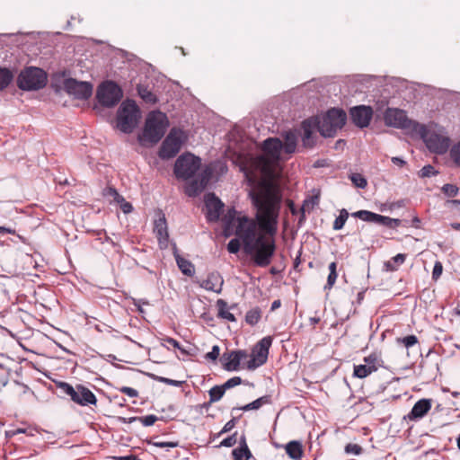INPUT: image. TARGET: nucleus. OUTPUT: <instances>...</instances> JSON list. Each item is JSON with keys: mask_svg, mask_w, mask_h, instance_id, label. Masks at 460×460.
Instances as JSON below:
<instances>
[{"mask_svg": "<svg viewBox=\"0 0 460 460\" xmlns=\"http://www.w3.org/2000/svg\"><path fill=\"white\" fill-rule=\"evenodd\" d=\"M283 137L284 142L279 137L265 139L260 146L261 154L252 159L251 168H243L249 181L256 183L250 191L256 213L255 218L240 220L237 234L243 239L248 252H258L260 265L269 263L276 250L275 235L282 199L278 183L279 163L288 159L297 145L295 132L287 131Z\"/></svg>", "mask_w": 460, "mask_h": 460, "instance_id": "nucleus-1", "label": "nucleus"}, {"mask_svg": "<svg viewBox=\"0 0 460 460\" xmlns=\"http://www.w3.org/2000/svg\"><path fill=\"white\" fill-rule=\"evenodd\" d=\"M413 137H420L428 149L435 154L442 155L448 150L451 141L446 129L437 124L416 125Z\"/></svg>", "mask_w": 460, "mask_h": 460, "instance_id": "nucleus-2", "label": "nucleus"}, {"mask_svg": "<svg viewBox=\"0 0 460 460\" xmlns=\"http://www.w3.org/2000/svg\"><path fill=\"white\" fill-rule=\"evenodd\" d=\"M169 121L167 116L159 111H151L146 119V124L140 141L144 143L156 144L164 137Z\"/></svg>", "mask_w": 460, "mask_h": 460, "instance_id": "nucleus-3", "label": "nucleus"}, {"mask_svg": "<svg viewBox=\"0 0 460 460\" xmlns=\"http://www.w3.org/2000/svg\"><path fill=\"white\" fill-rule=\"evenodd\" d=\"M140 119V111L134 101H124L117 114V127L124 133H131Z\"/></svg>", "mask_w": 460, "mask_h": 460, "instance_id": "nucleus-4", "label": "nucleus"}, {"mask_svg": "<svg viewBox=\"0 0 460 460\" xmlns=\"http://www.w3.org/2000/svg\"><path fill=\"white\" fill-rule=\"evenodd\" d=\"M48 76L44 70L36 66H28L22 70L17 77V86L23 91H37L46 86Z\"/></svg>", "mask_w": 460, "mask_h": 460, "instance_id": "nucleus-5", "label": "nucleus"}, {"mask_svg": "<svg viewBox=\"0 0 460 460\" xmlns=\"http://www.w3.org/2000/svg\"><path fill=\"white\" fill-rule=\"evenodd\" d=\"M346 119L345 111L331 109L322 118H318V130L325 137H333L344 126Z\"/></svg>", "mask_w": 460, "mask_h": 460, "instance_id": "nucleus-6", "label": "nucleus"}, {"mask_svg": "<svg viewBox=\"0 0 460 460\" xmlns=\"http://www.w3.org/2000/svg\"><path fill=\"white\" fill-rule=\"evenodd\" d=\"M201 168V159L190 153L180 155L174 164V173L177 178L188 180L195 175Z\"/></svg>", "mask_w": 460, "mask_h": 460, "instance_id": "nucleus-7", "label": "nucleus"}, {"mask_svg": "<svg viewBox=\"0 0 460 460\" xmlns=\"http://www.w3.org/2000/svg\"><path fill=\"white\" fill-rule=\"evenodd\" d=\"M384 119L385 125L405 129L412 137L417 129L415 126L420 125V123L409 119L405 111L397 108H388L384 114Z\"/></svg>", "mask_w": 460, "mask_h": 460, "instance_id": "nucleus-8", "label": "nucleus"}, {"mask_svg": "<svg viewBox=\"0 0 460 460\" xmlns=\"http://www.w3.org/2000/svg\"><path fill=\"white\" fill-rule=\"evenodd\" d=\"M185 139L186 136L182 130L175 128H172L160 147L159 156L162 159L174 157L181 150Z\"/></svg>", "mask_w": 460, "mask_h": 460, "instance_id": "nucleus-9", "label": "nucleus"}, {"mask_svg": "<svg viewBox=\"0 0 460 460\" xmlns=\"http://www.w3.org/2000/svg\"><path fill=\"white\" fill-rule=\"evenodd\" d=\"M96 97L102 106L111 108L122 98V91L115 83L107 81L98 87Z\"/></svg>", "mask_w": 460, "mask_h": 460, "instance_id": "nucleus-10", "label": "nucleus"}, {"mask_svg": "<svg viewBox=\"0 0 460 460\" xmlns=\"http://www.w3.org/2000/svg\"><path fill=\"white\" fill-rule=\"evenodd\" d=\"M272 339L270 336L262 338L252 351V354L248 355V361L246 367L250 370H253L262 366L268 358L269 349L271 346Z\"/></svg>", "mask_w": 460, "mask_h": 460, "instance_id": "nucleus-11", "label": "nucleus"}, {"mask_svg": "<svg viewBox=\"0 0 460 460\" xmlns=\"http://www.w3.org/2000/svg\"><path fill=\"white\" fill-rule=\"evenodd\" d=\"M60 388L71 397L73 402L80 405H94L97 402L95 395L88 388L83 385H76L75 387H73L67 383H61Z\"/></svg>", "mask_w": 460, "mask_h": 460, "instance_id": "nucleus-12", "label": "nucleus"}, {"mask_svg": "<svg viewBox=\"0 0 460 460\" xmlns=\"http://www.w3.org/2000/svg\"><path fill=\"white\" fill-rule=\"evenodd\" d=\"M63 87L67 94L79 100H87L93 93L92 84L84 81H77L73 78L65 79Z\"/></svg>", "mask_w": 460, "mask_h": 460, "instance_id": "nucleus-13", "label": "nucleus"}, {"mask_svg": "<svg viewBox=\"0 0 460 460\" xmlns=\"http://www.w3.org/2000/svg\"><path fill=\"white\" fill-rule=\"evenodd\" d=\"M352 216L363 221L385 226L390 228H396L401 225L400 219L391 218L389 217L379 215L368 210H358L357 212H354Z\"/></svg>", "mask_w": 460, "mask_h": 460, "instance_id": "nucleus-14", "label": "nucleus"}, {"mask_svg": "<svg viewBox=\"0 0 460 460\" xmlns=\"http://www.w3.org/2000/svg\"><path fill=\"white\" fill-rule=\"evenodd\" d=\"M212 175V170L206 166L198 174V177L188 183L186 186L185 192L190 197H195L199 195L207 186Z\"/></svg>", "mask_w": 460, "mask_h": 460, "instance_id": "nucleus-15", "label": "nucleus"}, {"mask_svg": "<svg viewBox=\"0 0 460 460\" xmlns=\"http://www.w3.org/2000/svg\"><path fill=\"white\" fill-rule=\"evenodd\" d=\"M205 206L208 220L217 221L224 207L221 200L214 193H208L205 195Z\"/></svg>", "mask_w": 460, "mask_h": 460, "instance_id": "nucleus-16", "label": "nucleus"}, {"mask_svg": "<svg viewBox=\"0 0 460 460\" xmlns=\"http://www.w3.org/2000/svg\"><path fill=\"white\" fill-rule=\"evenodd\" d=\"M373 111L367 106H357L350 110V116L355 125L359 128H366L369 125Z\"/></svg>", "mask_w": 460, "mask_h": 460, "instance_id": "nucleus-17", "label": "nucleus"}, {"mask_svg": "<svg viewBox=\"0 0 460 460\" xmlns=\"http://www.w3.org/2000/svg\"><path fill=\"white\" fill-rule=\"evenodd\" d=\"M154 233L158 240L159 247L166 249L169 244V234L166 219L164 214H160L154 223Z\"/></svg>", "mask_w": 460, "mask_h": 460, "instance_id": "nucleus-18", "label": "nucleus"}, {"mask_svg": "<svg viewBox=\"0 0 460 460\" xmlns=\"http://www.w3.org/2000/svg\"><path fill=\"white\" fill-rule=\"evenodd\" d=\"M243 217H237V219H236V224L234 223V226H235V231H234V234H236V236H237L238 238H234V239H232V240L228 243V244H227V250H228V252H229L230 253H236V252H239V250H240V246H241V245H240V241H239V239H240V240L242 241V243H243V250H244L245 253H247V254H249V255L252 256V258H253V260H254L255 264H256V265H258V266H260V267H266V266H268V265L271 262V258H272V256L274 255V253L270 256V262H269V263H267V264H265V265H260V264H258V262H257L258 252H248L246 251V249H245V243H244L243 239V238H242V237L237 234V232H238V226H239V222H240V220H241L242 218H243Z\"/></svg>", "mask_w": 460, "mask_h": 460, "instance_id": "nucleus-19", "label": "nucleus"}, {"mask_svg": "<svg viewBox=\"0 0 460 460\" xmlns=\"http://www.w3.org/2000/svg\"><path fill=\"white\" fill-rule=\"evenodd\" d=\"M247 358L248 354L243 350L225 353L222 357L224 367L228 371L237 370L242 360Z\"/></svg>", "mask_w": 460, "mask_h": 460, "instance_id": "nucleus-20", "label": "nucleus"}, {"mask_svg": "<svg viewBox=\"0 0 460 460\" xmlns=\"http://www.w3.org/2000/svg\"><path fill=\"white\" fill-rule=\"evenodd\" d=\"M224 285L223 277L217 272L213 271L209 273L206 279L200 281L199 286L217 294L221 293Z\"/></svg>", "mask_w": 460, "mask_h": 460, "instance_id": "nucleus-21", "label": "nucleus"}, {"mask_svg": "<svg viewBox=\"0 0 460 460\" xmlns=\"http://www.w3.org/2000/svg\"><path fill=\"white\" fill-rule=\"evenodd\" d=\"M430 399L419 400L412 407L411 411L408 413L407 418L410 420H416L423 418L431 409Z\"/></svg>", "mask_w": 460, "mask_h": 460, "instance_id": "nucleus-22", "label": "nucleus"}, {"mask_svg": "<svg viewBox=\"0 0 460 460\" xmlns=\"http://www.w3.org/2000/svg\"><path fill=\"white\" fill-rule=\"evenodd\" d=\"M173 255L180 270L186 276L191 277L195 273L194 265L188 260L181 257L175 244L172 247Z\"/></svg>", "mask_w": 460, "mask_h": 460, "instance_id": "nucleus-23", "label": "nucleus"}, {"mask_svg": "<svg viewBox=\"0 0 460 460\" xmlns=\"http://www.w3.org/2000/svg\"><path fill=\"white\" fill-rule=\"evenodd\" d=\"M318 129V118H310L303 121V141L307 144L315 129Z\"/></svg>", "mask_w": 460, "mask_h": 460, "instance_id": "nucleus-24", "label": "nucleus"}, {"mask_svg": "<svg viewBox=\"0 0 460 460\" xmlns=\"http://www.w3.org/2000/svg\"><path fill=\"white\" fill-rule=\"evenodd\" d=\"M286 453L293 460H300L303 456V447L298 441L293 440L287 444Z\"/></svg>", "mask_w": 460, "mask_h": 460, "instance_id": "nucleus-25", "label": "nucleus"}, {"mask_svg": "<svg viewBox=\"0 0 460 460\" xmlns=\"http://www.w3.org/2000/svg\"><path fill=\"white\" fill-rule=\"evenodd\" d=\"M364 362L373 372L377 371L383 366L380 354L374 352L364 358Z\"/></svg>", "mask_w": 460, "mask_h": 460, "instance_id": "nucleus-26", "label": "nucleus"}, {"mask_svg": "<svg viewBox=\"0 0 460 460\" xmlns=\"http://www.w3.org/2000/svg\"><path fill=\"white\" fill-rule=\"evenodd\" d=\"M217 306L218 308V316L220 318L226 319L229 322L236 321L234 315L229 312L227 303L226 301H224L223 299L217 300Z\"/></svg>", "mask_w": 460, "mask_h": 460, "instance_id": "nucleus-27", "label": "nucleus"}, {"mask_svg": "<svg viewBox=\"0 0 460 460\" xmlns=\"http://www.w3.org/2000/svg\"><path fill=\"white\" fill-rule=\"evenodd\" d=\"M102 195L106 198L110 203H116L119 205L123 201L124 198L112 187H107L102 190Z\"/></svg>", "mask_w": 460, "mask_h": 460, "instance_id": "nucleus-28", "label": "nucleus"}, {"mask_svg": "<svg viewBox=\"0 0 460 460\" xmlns=\"http://www.w3.org/2000/svg\"><path fill=\"white\" fill-rule=\"evenodd\" d=\"M13 79V73L5 67H0V91L8 87Z\"/></svg>", "mask_w": 460, "mask_h": 460, "instance_id": "nucleus-29", "label": "nucleus"}, {"mask_svg": "<svg viewBox=\"0 0 460 460\" xmlns=\"http://www.w3.org/2000/svg\"><path fill=\"white\" fill-rule=\"evenodd\" d=\"M233 456L234 460H248L252 454L243 440V445L233 450Z\"/></svg>", "mask_w": 460, "mask_h": 460, "instance_id": "nucleus-30", "label": "nucleus"}, {"mask_svg": "<svg viewBox=\"0 0 460 460\" xmlns=\"http://www.w3.org/2000/svg\"><path fill=\"white\" fill-rule=\"evenodd\" d=\"M329 270H330V273H329L328 278H327V283L324 286V289L325 290L326 289L330 290L333 287L335 282H336V279H337V277H338V274H337V263L334 262V261L330 263Z\"/></svg>", "mask_w": 460, "mask_h": 460, "instance_id": "nucleus-31", "label": "nucleus"}, {"mask_svg": "<svg viewBox=\"0 0 460 460\" xmlns=\"http://www.w3.org/2000/svg\"><path fill=\"white\" fill-rule=\"evenodd\" d=\"M225 392H226V389H225L224 385H216V386L212 387L208 392L209 393V402H215L219 401L223 397Z\"/></svg>", "mask_w": 460, "mask_h": 460, "instance_id": "nucleus-32", "label": "nucleus"}, {"mask_svg": "<svg viewBox=\"0 0 460 460\" xmlns=\"http://www.w3.org/2000/svg\"><path fill=\"white\" fill-rule=\"evenodd\" d=\"M374 373L366 364L354 366L353 376L358 378H365Z\"/></svg>", "mask_w": 460, "mask_h": 460, "instance_id": "nucleus-33", "label": "nucleus"}, {"mask_svg": "<svg viewBox=\"0 0 460 460\" xmlns=\"http://www.w3.org/2000/svg\"><path fill=\"white\" fill-rule=\"evenodd\" d=\"M261 317V313L259 308H252L247 312L245 321L251 325L256 324Z\"/></svg>", "mask_w": 460, "mask_h": 460, "instance_id": "nucleus-34", "label": "nucleus"}, {"mask_svg": "<svg viewBox=\"0 0 460 460\" xmlns=\"http://www.w3.org/2000/svg\"><path fill=\"white\" fill-rule=\"evenodd\" d=\"M167 344L172 346L174 349H179L182 354L188 355L189 352L183 349L181 344L174 339L171 337H164L161 339V345L164 347H167Z\"/></svg>", "mask_w": 460, "mask_h": 460, "instance_id": "nucleus-35", "label": "nucleus"}, {"mask_svg": "<svg viewBox=\"0 0 460 460\" xmlns=\"http://www.w3.org/2000/svg\"><path fill=\"white\" fill-rule=\"evenodd\" d=\"M138 93L140 97L147 103H155L156 102V97L155 95L149 91L147 88L145 87H139L138 88Z\"/></svg>", "mask_w": 460, "mask_h": 460, "instance_id": "nucleus-36", "label": "nucleus"}, {"mask_svg": "<svg viewBox=\"0 0 460 460\" xmlns=\"http://www.w3.org/2000/svg\"><path fill=\"white\" fill-rule=\"evenodd\" d=\"M268 402V398L266 396L261 397L244 406L240 408V410H243L244 411H251V410H258L260 409L263 403Z\"/></svg>", "mask_w": 460, "mask_h": 460, "instance_id": "nucleus-37", "label": "nucleus"}, {"mask_svg": "<svg viewBox=\"0 0 460 460\" xmlns=\"http://www.w3.org/2000/svg\"><path fill=\"white\" fill-rule=\"evenodd\" d=\"M349 217V213L346 209H341L339 217L335 219L333 223V229L340 230L345 225L347 219Z\"/></svg>", "mask_w": 460, "mask_h": 460, "instance_id": "nucleus-38", "label": "nucleus"}, {"mask_svg": "<svg viewBox=\"0 0 460 460\" xmlns=\"http://www.w3.org/2000/svg\"><path fill=\"white\" fill-rule=\"evenodd\" d=\"M350 180L356 187L360 189H364L367 184V180L359 173H352Z\"/></svg>", "mask_w": 460, "mask_h": 460, "instance_id": "nucleus-39", "label": "nucleus"}, {"mask_svg": "<svg viewBox=\"0 0 460 460\" xmlns=\"http://www.w3.org/2000/svg\"><path fill=\"white\" fill-rule=\"evenodd\" d=\"M437 173L438 172L435 170V168L432 165L429 164L422 167V169L419 172V175L422 178H425L436 175Z\"/></svg>", "mask_w": 460, "mask_h": 460, "instance_id": "nucleus-40", "label": "nucleus"}, {"mask_svg": "<svg viewBox=\"0 0 460 460\" xmlns=\"http://www.w3.org/2000/svg\"><path fill=\"white\" fill-rule=\"evenodd\" d=\"M442 190L448 197H455L458 193V188L454 184H445Z\"/></svg>", "mask_w": 460, "mask_h": 460, "instance_id": "nucleus-41", "label": "nucleus"}, {"mask_svg": "<svg viewBox=\"0 0 460 460\" xmlns=\"http://www.w3.org/2000/svg\"><path fill=\"white\" fill-rule=\"evenodd\" d=\"M398 341H401L406 348H410L418 342V339L415 335H408L402 339H399Z\"/></svg>", "mask_w": 460, "mask_h": 460, "instance_id": "nucleus-42", "label": "nucleus"}, {"mask_svg": "<svg viewBox=\"0 0 460 460\" xmlns=\"http://www.w3.org/2000/svg\"><path fill=\"white\" fill-rule=\"evenodd\" d=\"M345 451L348 454H352L354 456H358L362 452V447L358 444H348L345 447Z\"/></svg>", "mask_w": 460, "mask_h": 460, "instance_id": "nucleus-43", "label": "nucleus"}, {"mask_svg": "<svg viewBox=\"0 0 460 460\" xmlns=\"http://www.w3.org/2000/svg\"><path fill=\"white\" fill-rule=\"evenodd\" d=\"M450 155L454 162L460 166V142L452 147Z\"/></svg>", "mask_w": 460, "mask_h": 460, "instance_id": "nucleus-44", "label": "nucleus"}, {"mask_svg": "<svg viewBox=\"0 0 460 460\" xmlns=\"http://www.w3.org/2000/svg\"><path fill=\"white\" fill-rule=\"evenodd\" d=\"M236 443V434H233L227 438H226L225 439H223L219 445V447H233L234 446Z\"/></svg>", "mask_w": 460, "mask_h": 460, "instance_id": "nucleus-45", "label": "nucleus"}, {"mask_svg": "<svg viewBox=\"0 0 460 460\" xmlns=\"http://www.w3.org/2000/svg\"><path fill=\"white\" fill-rule=\"evenodd\" d=\"M242 383V379L239 376H234L230 379H228L223 385L225 389H229L232 387H234Z\"/></svg>", "mask_w": 460, "mask_h": 460, "instance_id": "nucleus-46", "label": "nucleus"}, {"mask_svg": "<svg viewBox=\"0 0 460 460\" xmlns=\"http://www.w3.org/2000/svg\"><path fill=\"white\" fill-rule=\"evenodd\" d=\"M151 444L156 447H178L179 443L177 441H170V442H164V441H155L151 442Z\"/></svg>", "mask_w": 460, "mask_h": 460, "instance_id": "nucleus-47", "label": "nucleus"}, {"mask_svg": "<svg viewBox=\"0 0 460 460\" xmlns=\"http://www.w3.org/2000/svg\"><path fill=\"white\" fill-rule=\"evenodd\" d=\"M219 352H220L219 347L217 345H215L212 347L211 351H209L206 354L205 358L207 359L214 361L218 358Z\"/></svg>", "mask_w": 460, "mask_h": 460, "instance_id": "nucleus-48", "label": "nucleus"}, {"mask_svg": "<svg viewBox=\"0 0 460 460\" xmlns=\"http://www.w3.org/2000/svg\"><path fill=\"white\" fill-rule=\"evenodd\" d=\"M140 420L144 426L149 427L154 425L158 419L155 415H146L142 417Z\"/></svg>", "mask_w": 460, "mask_h": 460, "instance_id": "nucleus-49", "label": "nucleus"}, {"mask_svg": "<svg viewBox=\"0 0 460 460\" xmlns=\"http://www.w3.org/2000/svg\"><path fill=\"white\" fill-rule=\"evenodd\" d=\"M119 390L121 393H123L132 398L138 396V392L136 389L131 388V387L122 386V387L119 388Z\"/></svg>", "mask_w": 460, "mask_h": 460, "instance_id": "nucleus-50", "label": "nucleus"}, {"mask_svg": "<svg viewBox=\"0 0 460 460\" xmlns=\"http://www.w3.org/2000/svg\"><path fill=\"white\" fill-rule=\"evenodd\" d=\"M442 270H443V266L440 262H436L435 265H434V268H433V271H432V278L434 279H438L440 275L442 274Z\"/></svg>", "mask_w": 460, "mask_h": 460, "instance_id": "nucleus-51", "label": "nucleus"}, {"mask_svg": "<svg viewBox=\"0 0 460 460\" xmlns=\"http://www.w3.org/2000/svg\"><path fill=\"white\" fill-rule=\"evenodd\" d=\"M119 207L123 213L125 214L130 213L133 209L132 205L129 202L126 201L125 199H123L122 202L119 203Z\"/></svg>", "mask_w": 460, "mask_h": 460, "instance_id": "nucleus-52", "label": "nucleus"}, {"mask_svg": "<svg viewBox=\"0 0 460 460\" xmlns=\"http://www.w3.org/2000/svg\"><path fill=\"white\" fill-rule=\"evenodd\" d=\"M405 258H406L405 254L399 253V254L395 255L394 257H393L392 260L395 264L401 265L405 261Z\"/></svg>", "mask_w": 460, "mask_h": 460, "instance_id": "nucleus-53", "label": "nucleus"}, {"mask_svg": "<svg viewBox=\"0 0 460 460\" xmlns=\"http://www.w3.org/2000/svg\"><path fill=\"white\" fill-rule=\"evenodd\" d=\"M234 425H235L234 420H231L229 421H227L225 424V426L223 427L220 433H226V432L230 431L234 427Z\"/></svg>", "mask_w": 460, "mask_h": 460, "instance_id": "nucleus-54", "label": "nucleus"}, {"mask_svg": "<svg viewBox=\"0 0 460 460\" xmlns=\"http://www.w3.org/2000/svg\"><path fill=\"white\" fill-rule=\"evenodd\" d=\"M392 162L394 164L400 166V167H402L405 164V161L397 156L392 157Z\"/></svg>", "mask_w": 460, "mask_h": 460, "instance_id": "nucleus-55", "label": "nucleus"}, {"mask_svg": "<svg viewBox=\"0 0 460 460\" xmlns=\"http://www.w3.org/2000/svg\"><path fill=\"white\" fill-rule=\"evenodd\" d=\"M16 432H18V434H26L28 436H33V432H32V429H16Z\"/></svg>", "mask_w": 460, "mask_h": 460, "instance_id": "nucleus-56", "label": "nucleus"}, {"mask_svg": "<svg viewBox=\"0 0 460 460\" xmlns=\"http://www.w3.org/2000/svg\"><path fill=\"white\" fill-rule=\"evenodd\" d=\"M116 460H137V456L129 455V456H118L115 457Z\"/></svg>", "mask_w": 460, "mask_h": 460, "instance_id": "nucleus-57", "label": "nucleus"}, {"mask_svg": "<svg viewBox=\"0 0 460 460\" xmlns=\"http://www.w3.org/2000/svg\"><path fill=\"white\" fill-rule=\"evenodd\" d=\"M236 219H237V218H233L232 220L227 221V222L226 223V229H225V231H226V235H228V233H227V232L229 231V227H230V225H231V224H233V226L235 227L234 223L236 224Z\"/></svg>", "mask_w": 460, "mask_h": 460, "instance_id": "nucleus-58", "label": "nucleus"}, {"mask_svg": "<svg viewBox=\"0 0 460 460\" xmlns=\"http://www.w3.org/2000/svg\"><path fill=\"white\" fill-rule=\"evenodd\" d=\"M0 233L13 234L15 233V230L12 229V228H7V227H4V226H0Z\"/></svg>", "mask_w": 460, "mask_h": 460, "instance_id": "nucleus-59", "label": "nucleus"}, {"mask_svg": "<svg viewBox=\"0 0 460 460\" xmlns=\"http://www.w3.org/2000/svg\"><path fill=\"white\" fill-rule=\"evenodd\" d=\"M281 303H280V300H275L272 302L271 304V310H276L277 308H279L280 306Z\"/></svg>", "mask_w": 460, "mask_h": 460, "instance_id": "nucleus-60", "label": "nucleus"}, {"mask_svg": "<svg viewBox=\"0 0 460 460\" xmlns=\"http://www.w3.org/2000/svg\"><path fill=\"white\" fill-rule=\"evenodd\" d=\"M5 435H6V437H8V438H12V437H13V436H15V435H18V432H16V429L7 430V431L5 432Z\"/></svg>", "mask_w": 460, "mask_h": 460, "instance_id": "nucleus-61", "label": "nucleus"}, {"mask_svg": "<svg viewBox=\"0 0 460 460\" xmlns=\"http://www.w3.org/2000/svg\"><path fill=\"white\" fill-rule=\"evenodd\" d=\"M5 435H6V437H8V438H12V437H13V436H15V435H18V432H16V429L7 430V431L5 432Z\"/></svg>", "mask_w": 460, "mask_h": 460, "instance_id": "nucleus-62", "label": "nucleus"}, {"mask_svg": "<svg viewBox=\"0 0 460 460\" xmlns=\"http://www.w3.org/2000/svg\"><path fill=\"white\" fill-rule=\"evenodd\" d=\"M309 322L312 325H314L320 322V318L319 317H311L309 319Z\"/></svg>", "mask_w": 460, "mask_h": 460, "instance_id": "nucleus-63", "label": "nucleus"}, {"mask_svg": "<svg viewBox=\"0 0 460 460\" xmlns=\"http://www.w3.org/2000/svg\"><path fill=\"white\" fill-rule=\"evenodd\" d=\"M451 226L455 230H460V223H453L451 224Z\"/></svg>", "mask_w": 460, "mask_h": 460, "instance_id": "nucleus-64", "label": "nucleus"}]
</instances>
